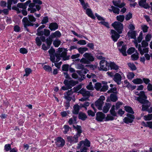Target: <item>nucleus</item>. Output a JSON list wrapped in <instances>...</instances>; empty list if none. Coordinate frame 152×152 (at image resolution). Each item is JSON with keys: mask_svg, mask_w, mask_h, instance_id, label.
Returning a JSON list of instances; mask_svg holds the SVG:
<instances>
[{"mask_svg": "<svg viewBox=\"0 0 152 152\" xmlns=\"http://www.w3.org/2000/svg\"><path fill=\"white\" fill-rule=\"evenodd\" d=\"M28 17L29 20L26 17L24 18L22 20V22L24 27L25 28L27 26H33L34 24L32 22H34L36 20V18L33 15H28Z\"/></svg>", "mask_w": 152, "mask_h": 152, "instance_id": "nucleus-4", "label": "nucleus"}, {"mask_svg": "<svg viewBox=\"0 0 152 152\" xmlns=\"http://www.w3.org/2000/svg\"><path fill=\"white\" fill-rule=\"evenodd\" d=\"M52 38L51 37V36L46 39V42L48 46L50 47L51 44L53 42Z\"/></svg>", "mask_w": 152, "mask_h": 152, "instance_id": "nucleus-40", "label": "nucleus"}, {"mask_svg": "<svg viewBox=\"0 0 152 152\" xmlns=\"http://www.w3.org/2000/svg\"><path fill=\"white\" fill-rule=\"evenodd\" d=\"M86 88L89 90H93L94 88L92 85L91 82H89V84L86 86Z\"/></svg>", "mask_w": 152, "mask_h": 152, "instance_id": "nucleus-57", "label": "nucleus"}, {"mask_svg": "<svg viewBox=\"0 0 152 152\" xmlns=\"http://www.w3.org/2000/svg\"><path fill=\"white\" fill-rule=\"evenodd\" d=\"M58 25L56 23H51L50 24L49 28L51 31H55L57 29Z\"/></svg>", "mask_w": 152, "mask_h": 152, "instance_id": "nucleus-22", "label": "nucleus"}, {"mask_svg": "<svg viewBox=\"0 0 152 152\" xmlns=\"http://www.w3.org/2000/svg\"><path fill=\"white\" fill-rule=\"evenodd\" d=\"M11 145L10 144H7L5 145L4 146V150L6 151H10L11 149Z\"/></svg>", "mask_w": 152, "mask_h": 152, "instance_id": "nucleus-50", "label": "nucleus"}, {"mask_svg": "<svg viewBox=\"0 0 152 152\" xmlns=\"http://www.w3.org/2000/svg\"><path fill=\"white\" fill-rule=\"evenodd\" d=\"M128 35L130 37L132 38L135 39L136 37V34L135 32L133 31H131L130 32H129Z\"/></svg>", "mask_w": 152, "mask_h": 152, "instance_id": "nucleus-55", "label": "nucleus"}, {"mask_svg": "<svg viewBox=\"0 0 152 152\" xmlns=\"http://www.w3.org/2000/svg\"><path fill=\"white\" fill-rule=\"evenodd\" d=\"M109 10L110 12H113L114 13L118 14L119 13L120 9L113 6H112L111 9H109Z\"/></svg>", "mask_w": 152, "mask_h": 152, "instance_id": "nucleus-26", "label": "nucleus"}, {"mask_svg": "<svg viewBox=\"0 0 152 152\" xmlns=\"http://www.w3.org/2000/svg\"><path fill=\"white\" fill-rule=\"evenodd\" d=\"M80 61L82 64H89L90 63L88 58H82Z\"/></svg>", "mask_w": 152, "mask_h": 152, "instance_id": "nucleus-36", "label": "nucleus"}, {"mask_svg": "<svg viewBox=\"0 0 152 152\" xmlns=\"http://www.w3.org/2000/svg\"><path fill=\"white\" fill-rule=\"evenodd\" d=\"M110 67V69H114L117 70L119 69V67L114 62H111L109 64V67Z\"/></svg>", "mask_w": 152, "mask_h": 152, "instance_id": "nucleus-25", "label": "nucleus"}, {"mask_svg": "<svg viewBox=\"0 0 152 152\" xmlns=\"http://www.w3.org/2000/svg\"><path fill=\"white\" fill-rule=\"evenodd\" d=\"M86 14L89 17L92 19H94L95 17L94 16L91 10L90 9L87 8L85 10Z\"/></svg>", "mask_w": 152, "mask_h": 152, "instance_id": "nucleus-20", "label": "nucleus"}, {"mask_svg": "<svg viewBox=\"0 0 152 152\" xmlns=\"http://www.w3.org/2000/svg\"><path fill=\"white\" fill-rule=\"evenodd\" d=\"M134 52L135 53L131 57H138L139 53L134 48H130L128 49L127 51V53L129 55H131Z\"/></svg>", "mask_w": 152, "mask_h": 152, "instance_id": "nucleus-11", "label": "nucleus"}, {"mask_svg": "<svg viewBox=\"0 0 152 152\" xmlns=\"http://www.w3.org/2000/svg\"><path fill=\"white\" fill-rule=\"evenodd\" d=\"M121 79L122 77L121 75L118 73H117L114 75V77L113 79L117 84L120 85L121 83Z\"/></svg>", "mask_w": 152, "mask_h": 152, "instance_id": "nucleus-12", "label": "nucleus"}, {"mask_svg": "<svg viewBox=\"0 0 152 152\" xmlns=\"http://www.w3.org/2000/svg\"><path fill=\"white\" fill-rule=\"evenodd\" d=\"M80 2L84 10L89 7L88 3L87 2H86L84 0L80 1Z\"/></svg>", "mask_w": 152, "mask_h": 152, "instance_id": "nucleus-27", "label": "nucleus"}, {"mask_svg": "<svg viewBox=\"0 0 152 152\" xmlns=\"http://www.w3.org/2000/svg\"><path fill=\"white\" fill-rule=\"evenodd\" d=\"M144 119L145 121H150L152 119V114H148L144 116Z\"/></svg>", "mask_w": 152, "mask_h": 152, "instance_id": "nucleus-49", "label": "nucleus"}, {"mask_svg": "<svg viewBox=\"0 0 152 152\" xmlns=\"http://www.w3.org/2000/svg\"><path fill=\"white\" fill-rule=\"evenodd\" d=\"M69 65L68 64H64L62 65V70L64 71L67 72L69 70Z\"/></svg>", "mask_w": 152, "mask_h": 152, "instance_id": "nucleus-48", "label": "nucleus"}, {"mask_svg": "<svg viewBox=\"0 0 152 152\" xmlns=\"http://www.w3.org/2000/svg\"><path fill=\"white\" fill-rule=\"evenodd\" d=\"M124 16L123 15H119L116 17L117 20L121 22H122L124 19Z\"/></svg>", "mask_w": 152, "mask_h": 152, "instance_id": "nucleus-51", "label": "nucleus"}, {"mask_svg": "<svg viewBox=\"0 0 152 152\" xmlns=\"http://www.w3.org/2000/svg\"><path fill=\"white\" fill-rule=\"evenodd\" d=\"M18 1V0H8L7 1L8 8L9 10H10L12 4L13 3L14 4H15L17 3Z\"/></svg>", "mask_w": 152, "mask_h": 152, "instance_id": "nucleus-31", "label": "nucleus"}, {"mask_svg": "<svg viewBox=\"0 0 152 152\" xmlns=\"http://www.w3.org/2000/svg\"><path fill=\"white\" fill-rule=\"evenodd\" d=\"M126 45H123L121 49L118 48V50H119L124 56H126Z\"/></svg>", "mask_w": 152, "mask_h": 152, "instance_id": "nucleus-28", "label": "nucleus"}, {"mask_svg": "<svg viewBox=\"0 0 152 152\" xmlns=\"http://www.w3.org/2000/svg\"><path fill=\"white\" fill-rule=\"evenodd\" d=\"M127 117H125L123 119L124 122L126 124H128L132 123L135 119L134 116L133 115L128 113L126 115Z\"/></svg>", "mask_w": 152, "mask_h": 152, "instance_id": "nucleus-8", "label": "nucleus"}, {"mask_svg": "<svg viewBox=\"0 0 152 152\" xmlns=\"http://www.w3.org/2000/svg\"><path fill=\"white\" fill-rule=\"evenodd\" d=\"M132 14L131 13L129 12L126 15L125 19L126 20H128L132 18Z\"/></svg>", "mask_w": 152, "mask_h": 152, "instance_id": "nucleus-64", "label": "nucleus"}, {"mask_svg": "<svg viewBox=\"0 0 152 152\" xmlns=\"http://www.w3.org/2000/svg\"><path fill=\"white\" fill-rule=\"evenodd\" d=\"M102 87L101 83H96L95 84L94 88L97 91L100 89Z\"/></svg>", "mask_w": 152, "mask_h": 152, "instance_id": "nucleus-45", "label": "nucleus"}, {"mask_svg": "<svg viewBox=\"0 0 152 152\" xmlns=\"http://www.w3.org/2000/svg\"><path fill=\"white\" fill-rule=\"evenodd\" d=\"M49 55L50 57L54 56L56 55V52L55 49L51 48L48 51Z\"/></svg>", "mask_w": 152, "mask_h": 152, "instance_id": "nucleus-35", "label": "nucleus"}, {"mask_svg": "<svg viewBox=\"0 0 152 152\" xmlns=\"http://www.w3.org/2000/svg\"><path fill=\"white\" fill-rule=\"evenodd\" d=\"M78 83V82L77 81H75L73 80H68L65 79L63 82L65 86L62 87L61 89L64 91L71 89L72 87L75 86Z\"/></svg>", "mask_w": 152, "mask_h": 152, "instance_id": "nucleus-3", "label": "nucleus"}, {"mask_svg": "<svg viewBox=\"0 0 152 152\" xmlns=\"http://www.w3.org/2000/svg\"><path fill=\"white\" fill-rule=\"evenodd\" d=\"M110 105H111V104L109 103H106L105 104V105L104 106L103 109V112L104 113H107L109 111L110 108Z\"/></svg>", "mask_w": 152, "mask_h": 152, "instance_id": "nucleus-29", "label": "nucleus"}, {"mask_svg": "<svg viewBox=\"0 0 152 152\" xmlns=\"http://www.w3.org/2000/svg\"><path fill=\"white\" fill-rule=\"evenodd\" d=\"M132 82L135 84H140L143 83V81L141 78H137L134 79Z\"/></svg>", "mask_w": 152, "mask_h": 152, "instance_id": "nucleus-33", "label": "nucleus"}, {"mask_svg": "<svg viewBox=\"0 0 152 152\" xmlns=\"http://www.w3.org/2000/svg\"><path fill=\"white\" fill-rule=\"evenodd\" d=\"M80 107L78 104H76L74 105L73 109L72 111L73 114L77 115L79 113V110L81 109Z\"/></svg>", "mask_w": 152, "mask_h": 152, "instance_id": "nucleus-15", "label": "nucleus"}, {"mask_svg": "<svg viewBox=\"0 0 152 152\" xmlns=\"http://www.w3.org/2000/svg\"><path fill=\"white\" fill-rule=\"evenodd\" d=\"M111 33L112 34L111 37L113 40L115 42L120 37L119 35L113 30H111Z\"/></svg>", "mask_w": 152, "mask_h": 152, "instance_id": "nucleus-13", "label": "nucleus"}, {"mask_svg": "<svg viewBox=\"0 0 152 152\" xmlns=\"http://www.w3.org/2000/svg\"><path fill=\"white\" fill-rule=\"evenodd\" d=\"M55 140V144L58 148H62L65 144V140L60 137H57Z\"/></svg>", "mask_w": 152, "mask_h": 152, "instance_id": "nucleus-7", "label": "nucleus"}, {"mask_svg": "<svg viewBox=\"0 0 152 152\" xmlns=\"http://www.w3.org/2000/svg\"><path fill=\"white\" fill-rule=\"evenodd\" d=\"M82 88V86L80 85L77 86L76 87H74L73 88L74 92H77Z\"/></svg>", "mask_w": 152, "mask_h": 152, "instance_id": "nucleus-56", "label": "nucleus"}, {"mask_svg": "<svg viewBox=\"0 0 152 152\" xmlns=\"http://www.w3.org/2000/svg\"><path fill=\"white\" fill-rule=\"evenodd\" d=\"M43 69L45 71L50 72L52 71V68L49 65H45L43 67Z\"/></svg>", "mask_w": 152, "mask_h": 152, "instance_id": "nucleus-41", "label": "nucleus"}, {"mask_svg": "<svg viewBox=\"0 0 152 152\" xmlns=\"http://www.w3.org/2000/svg\"><path fill=\"white\" fill-rule=\"evenodd\" d=\"M105 116V114L102 112H98L96 114V120L98 121L102 122Z\"/></svg>", "mask_w": 152, "mask_h": 152, "instance_id": "nucleus-10", "label": "nucleus"}, {"mask_svg": "<svg viewBox=\"0 0 152 152\" xmlns=\"http://www.w3.org/2000/svg\"><path fill=\"white\" fill-rule=\"evenodd\" d=\"M134 74L133 72H129L127 75V78L129 79H131L134 77Z\"/></svg>", "mask_w": 152, "mask_h": 152, "instance_id": "nucleus-60", "label": "nucleus"}, {"mask_svg": "<svg viewBox=\"0 0 152 152\" xmlns=\"http://www.w3.org/2000/svg\"><path fill=\"white\" fill-rule=\"evenodd\" d=\"M63 128L64 129L63 133L64 134H66L69 131V129H71V128L67 125H64V126Z\"/></svg>", "mask_w": 152, "mask_h": 152, "instance_id": "nucleus-37", "label": "nucleus"}, {"mask_svg": "<svg viewBox=\"0 0 152 152\" xmlns=\"http://www.w3.org/2000/svg\"><path fill=\"white\" fill-rule=\"evenodd\" d=\"M17 7L18 8H21L22 10H26V6L24 3H18L17 4Z\"/></svg>", "mask_w": 152, "mask_h": 152, "instance_id": "nucleus-44", "label": "nucleus"}, {"mask_svg": "<svg viewBox=\"0 0 152 152\" xmlns=\"http://www.w3.org/2000/svg\"><path fill=\"white\" fill-rule=\"evenodd\" d=\"M67 50L64 48V50L62 52L60 57H66L67 54Z\"/></svg>", "mask_w": 152, "mask_h": 152, "instance_id": "nucleus-63", "label": "nucleus"}, {"mask_svg": "<svg viewBox=\"0 0 152 152\" xmlns=\"http://www.w3.org/2000/svg\"><path fill=\"white\" fill-rule=\"evenodd\" d=\"M36 44L38 46H40L42 44V42L39 37H37L35 39Z\"/></svg>", "mask_w": 152, "mask_h": 152, "instance_id": "nucleus-53", "label": "nucleus"}, {"mask_svg": "<svg viewBox=\"0 0 152 152\" xmlns=\"http://www.w3.org/2000/svg\"><path fill=\"white\" fill-rule=\"evenodd\" d=\"M88 50V49L86 47L80 48L78 49V50L79 52L81 54H83L85 52L87 51Z\"/></svg>", "mask_w": 152, "mask_h": 152, "instance_id": "nucleus-46", "label": "nucleus"}, {"mask_svg": "<svg viewBox=\"0 0 152 152\" xmlns=\"http://www.w3.org/2000/svg\"><path fill=\"white\" fill-rule=\"evenodd\" d=\"M128 65L132 71L135 70L137 69L136 66L133 63H128Z\"/></svg>", "mask_w": 152, "mask_h": 152, "instance_id": "nucleus-42", "label": "nucleus"}, {"mask_svg": "<svg viewBox=\"0 0 152 152\" xmlns=\"http://www.w3.org/2000/svg\"><path fill=\"white\" fill-rule=\"evenodd\" d=\"M138 50L142 55L144 54L145 53H148V48H144L143 50H142L141 46L140 44L139 45Z\"/></svg>", "mask_w": 152, "mask_h": 152, "instance_id": "nucleus-23", "label": "nucleus"}, {"mask_svg": "<svg viewBox=\"0 0 152 152\" xmlns=\"http://www.w3.org/2000/svg\"><path fill=\"white\" fill-rule=\"evenodd\" d=\"M124 108L126 112L133 115L134 113V112L131 107L128 106H124Z\"/></svg>", "mask_w": 152, "mask_h": 152, "instance_id": "nucleus-30", "label": "nucleus"}, {"mask_svg": "<svg viewBox=\"0 0 152 152\" xmlns=\"http://www.w3.org/2000/svg\"><path fill=\"white\" fill-rule=\"evenodd\" d=\"M115 105H113L110 111L111 114L113 116H117V113L115 111Z\"/></svg>", "mask_w": 152, "mask_h": 152, "instance_id": "nucleus-32", "label": "nucleus"}, {"mask_svg": "<svg viewBox=\"0 0 152 152\" xmlns=\"http://www.w3.org/2000/svg\"><path fill=\"white\" fill-rule=\"evenodd\" d=\"M123 102H118L115 104V109L117 110L122 105Z\"/></svg>", "mask_w": 152, "mask_h": 152, "instance_id": "nucleus-58", "label": "nucleus"}, {"mask_svg": "<svg viewBox=\"0 0 152 152\" xmlns=\"http://www.w3.org/2000/svg\"><path fill=\"white\" fill-rule=\"evenodd\" d=\"M29 8L28 9V11H30V13H33L36 11V9L39 11L40 9V7L38 5H35L34 3H31L29 5Z\"/></svg>", "mask_w": 152, "mask_h": 152, "instance_id": "nucleus-9", "label": "nucleus"}, {"mask_svg": "<svg viewBox=\"0 0 152 152\" xmlns=\"http://www.w3.org/2000/svg\"><path fill=\"white\" fill-rule=\"evenodd\" d=\"M96 113L95 111L94 112H93L91 110H88L87 111L88 115L92 117H94L95 115V113Z\"/></svg>", "mask_w": 152, "mask_h": 152, "instance_id": "nucleus-59", "label": "nucleus"}, {"mask_svg": "<svg viewBox=\"0 0 152 152\" xmlns=\"http://www.w3.org/2000/svg\"><path fill=\"white\" fill-rule=\"evenodd\" d=\"M61 34L58 31H57L52 33L51 34V37L53 38H59L61 36Z\"/></svg>", "mask_w": 152, "mask_h": 152, "instance_id": "nucleus-24", "label": "nucleus"}, {"mask_svg": "<svg viewBox=\"0 0 152 152\" xmlns=\"http://www.w3.org/2000/svg\"><path fill=\"white\" fill-rule=\"evenodd\" d=\"M73 128L77 130V133L73 137L72 136H68L67 137L68 141L71 144H74L78 142V138L80 136V134L82 132L81 126L77 125L76 126L74 125H73Z\"/></svg>", "mask_w": 152, "mask_h": 152, "instance_id": "nucleus-2", "label": "nucleus"}, {"mask_svg": "<svg viewBox=\"0 0 152 152\" xmlns=\"http://www.w3.org/2000/svg\"><path fill=\"white\" fill-rule=\"evenodd\" d=\"M88 71L89 70L85 68L81 70L78 71L77 73L80 75H81V74H86Z\"/></svg>", "mask_w": 152, "mask_h": 152, "instance_id": "nucleus-43", "label": "nucleus"}, {"mask_svg": "<svg viewBox=\"0 0 152 152\" xmlns=\"http://www.w3.org/2000/svg\"><path fill=\"white\" fill-rule=\"evenodd\" d=\"M146 0H141L139 2V5L145 9L148 8L149 6L148 4L146 3Z\"/></svg>", "mask_w": 152, "mask_h": 152, "instance_id": "nucleus-16", "label": "nucleus"}, {"mask_svg": "<svg viewBox=\"0 0 152 152\" xmlns=\"http://www.w3.org/2000/svg\"><path fill=\"white\" fill-rule=\"evenodd\" d=\"M113 116H111L110 114H107L106 117H105L104 121H113L114 119V118Z\"/></svg>", "mask_w": 152, "mask_h": 152, "instance_id": "nucleus-39", "label": "nucleus"}, {"mask_svg": "<svg viewBox=\"0 0 152 152\" xmlns=\"http://www.w3.org/2000/svg\"><path fill=\"white\" fill-rule=\"evenodd\" d=\"M142 29L144 32H147L148 31V27L145 25H142L141 26Z\"/></svg>", "mask_w": 152, "mask_h": 152, "instance_id": "nucleus-62", "label": "nucleus"}, {"mask_svg": "<svg viewBox=\"0 0 152 152\" xmlns=\"http://www.w3.org/2000/svg\"><path fill=\"white\" fill-rule=\"evenodd\" d=\"M25 74L23 76H28L32 72V70L30 68H26L25 69Z\"/></svg>", "mask_w": 152, "mask_h": 152, "instance_id": "nucleus-38", "label": "nucleus"}, {"mask_svg": "<svg viewBox=\"0 0 152 152\" xmlns=\"http://www.w3.org/2000/svg\"><path fill=\"white\" fill-rule=\"evenodd\" d=\"M77 117L76 116L73 115L72 117L70 118L68 121V123L69 125L73 124H76Z\"/></svg>", "mask_w": 152, "mask_h": 152, "instance_id": "nucleus-17", "label": "nucleus"}, {"mask_svg": "<svg viewBox=\"0 0 152 152\" xmlns=\"http://www.w3.org/2000/svg\"><path fill=\"white\" fill-rule=\"evenodd\" d=\"M112 2L114 6L120 8L123 7L125 4L124 2L121 3V1L119 0L118 1L113 0Z\"/></svg>", "mask_w": 152, "mask_h": 152, "instance_id": "nucleus-14", "label": "nucleus"}, {"mask_svg": "<svg viewBox=\"0 0 152 152\" xmlns=\"http://www.w3.org/2000/svg\"><path fill=\"white\" fill-rule=\"evenodd\" d=\"M109 64L107 61L104 60H101L100 63V70L107 71L109 69Z\"/></svg>", "mask_w": 152, "mask_h": 152, "instance_id": "nucleus-5", "label": "nucleus"}, {"mask_svg": "<svg viewBox=\"0 0 152 152\" xmlns=\"http://www.w3.org/2000/svg\"><path fill=\"white\" fill-rule=\"evenodd\" d=\"M78 114V118L79 119L82 121H85L87 118V116L86 113L82 112H80Z\"/></svg>", "mask_w": 152, "mask_h": 152, "instance_id": "nucleus-21", "label": "nucleus"}, {"mask_svg": "<svg viewBox=\"0 0 152 152\" xmlns=\"http://www.w3.org/2000/svg\"><path fill=\"white\" fill-rule=\"evenodd\" d=\"M109 87L107 85H104L100 89V91L105 92L108 89Z\"/></svg>", "mask_w": 152, "mask_h": 152, "instance_id": "nucleus-54", "label": "nucleus"}, {"mask_svg": "<svg viewBox=\"0 0 152 152\" xmlns=\"http://www.w3.org/2000/svg\"><path fill=\"white\" fill-rule=\"evenodd\" d=\"M90 142L87 138H86L84 141L82 140L80 142V145H82L83 144L84 146H86L88 147H89L90 146Z\"/></svg>", "mask_w": 152, "mask_h": 152, "instance_id": "nucleus-18", "label": "nucleus"}, {"mask_svg": "<svg viewBox=\"0 0 152 152\" xmlns=\"http://www.w3.org/2000/svg\"><path fill=\"white\" fill-rule=\"evenodd\" d=\"M139 96L137 97V100L141 104H142V111H147L149 107L151 106V103L147 100V97L144 91H140V93L137 94Z\"/></svg>", "mask_w": 152, "mask_h": 152, "instance_id": "nucleus-1", "label": "nucleus"}, {"mask_svg": "<svg viewBox=\"0 0 152 152\" xmlns=\"http://www.w3.org/2000/svg\"><path fill=\"white\" fill-rule=\"evenodd\" d=\"M103 103L98 99L95 102V105L99 110H102Z\"/></svg>", "mask_w": 152, "mask_h": 152, "instance_id": "nucleus-19", "label": "nucleus"}, {"mask_svg": "<svg viewBox=\"0 0 152 152\" xmlns=\"http://www.w3.org/2000/svg\"><path fill=\"white\" fill-rule=\"evenodd\" d=\"M61 42L58 39H56L53 42V45L55 47H58L60 45Z\"/></svg>", "mask_w": 152, "mask_h": 152, "instance_id": "nucleus-47", "label": "nucleus"}, {"mask_svg": "<svg viewBox=\"0 0 152 152\" xmlns=\"http://www.w3.org/2000/svg\"><path fill=\"white\" fill-rule=\"evenodd\" d=\"M89 103L88 102H85L83 104H81L79 105L80 109L82 107H88L89 105Z\"/></svg>", "mask_w": 152, "mask_h": 152, "instance_id": "nucleus-52", "label": "nucleus"}, {"mask_svg": "<svg viewBox=\"0 0 152 152\" xmlns=\"http://www.w3.org/2000/svg\"><path fill=\"white\" fill-rule=\"evenodd\" d=\"M48 22V18L47 17H45L43 18L41 21L42 24H46Z\"/></svg>", "mask_w": 152, "mask_h": 152, "instance_id": "nucleus-61", "label": "nucleus"}, {"mask_svg": "<svg viewBox=\"0 0 152 152\" xmlns=\"http://www.w3.org/2000/svg\"><path fill=\"white\" fill-rule=\"evenodd\" d=\"M110 99L111 101L115 102L118 99V97L114 94H111L110 96Z\"/></svg>", "mask_w": 152, "mask_h": 152, "instance_id": "nucleus-34", "label": "nucleus"}, {"mask_svg": "<svg viewBox=\"0 0 152 152\" xmlns=\"http://www.w3.org/2000/svg\"><path fill=\"white\" fill-rule=\"evenodd\" d=\"M112 25L119 34L122 33L123 29V24L121 23L118 21H116L113 23Z\"/></svg>", "mask_w": 152, "mask_h": 152, "instance_id": "nucleus-6", "label": "nucleus"}]
</instances>
